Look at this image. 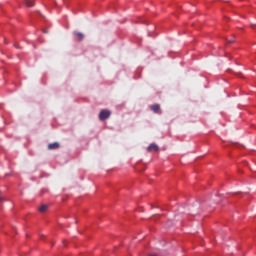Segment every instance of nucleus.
<instances>
[{
    "instance_id": "f257e3e1",
    "label": "nucleus",
    "mask_w": 256,
    "mask_h": 256,
    "mask_svg": "<svg viewBox=\"0 0 256 256\" xmlns=\"http://www.w3.org/2000/svg\"><path fill=\"white\" fill-rule=\"evenodd\" d=\"M111 115V112L109 110H102L99 114V118L100 120L104 121L107 118H109Z\"/></svg>"
},
{
    "instance_id": "f03ea898",
    "label": "nucleus",
    "mask_w": 256,
    "mask_h": 256,
    "mask_svg": "<svg viewBox=\"0 0 256 256\" xmlns=\"http://www.w3.org/2000/svg\"><path fill=\"white\" fill-rule=\"evenodd\" d=\"M147 150H148V152H152V151L157 152L159 150V146L152 143V144H150V146H148Z\"/></svg>"
},
{
    "instance_id": "7ed1b4c3",
    "label": "nucleus",
    "mask_w": 256,
    "mask_h": 256,
    "mask_svg": "<svg viewBox=\"0 0 256 256\" xmlns=\"http://www.w3.org/2000/svg\"><path fill=\"white\" fill-rule=\"evenodd\" d=\"M73 35L78 38L79 42L83 41V39L85 37V35L83 33H81V32H74Z\"/></svg>"
},
{
    "instance_id": "20e7f679",
    "label": "nucleus",
    "mask_w": 256,
    "mask_h": 256,
    "mask_svg": "<svg viewBox=\"0 0 256 256\" xmlns=\"http://www.w3.org/2000/svg\"><path fill=\"white\" fill-rule=\"evenodd\" d=\"M150 109H152V111L154 113H159L161 106L159 104H154V105L150 106Z\"/></svg>"
},
{
    "instance_id": "39448f33",
    "label": "nucleus",
    "mask_w": 256,
    "mask_h": 256,
    "mask_svg": "<svg viewBox=\"0 0 256 256\" xmlns=\"http://www.w3.org/2000/svg\"><path fill=\"white\" fill-rule=\"evenodd\" d=\"M59 146H60V144L57 143V142H55V143L49 144L48 148H49L50 150H53V149L59 148Z\"/></svg>"
},
{
    "instance_id": "423d86ee",
    "label": "nucleus",
    "mask_w": 256,
    "mask_h": 256,
    "mask_svg": "<svg viewBox=\"0 0 256 256\" xmlns=\"http://www.w3.org/2000/svg\"><path fill=\"white\" fill-rule=\"evenodd\" d=\"M48 207H49V206H48L47 204L41 205V206L39 207L40 213H45V211H47Z\"/></svg>"
},
{
    "instance_id": "0eeeda50",
    "label": "nucleus",
    "mask_w": 256,
    "mask_h": 256,
    "mask_svg": "<svg viewBox=\"0 0 256 256\" xmlns=\"http://www.w3.org/2000/svg\"><path fill=\"white\" fill-rule=\"evenodd\" d=\"M25 4H26L28 7H32V6L35 5V3H34L33 1H31V0H26V1H25Z\"/></svg>"
},
{
    "instance_id": "6e6552de",
    "label": "nucleus",
    "mask_w": 256,
    "mask_h": 256,
    "mask_svg": "<svg viewBox=\"0 0 256 256\" xmlns=\"http://www.w3.org/2000/svg\"><path fill=\"white\" fill-rule=\"evenodd\" d=\"M229 43H230V44H232V43H234V41H233V40H231V41H229Z\"/></svg>"
},
{
    "instance_id": "1a4fd4ad",
    "label": "nucleus",
    "mask_w": 256,
    "mask_h": 256,
    "mask_svg": "<svg viewBox=\"0 0 256 256\" xmlns=\"http://www.w3.org/2000/svg\"><path fill=\"white\" fill-rule=\"evenodd\" d=\"M3 201V198L0 196V202Z\"/></svg>"
}]
</instances>
